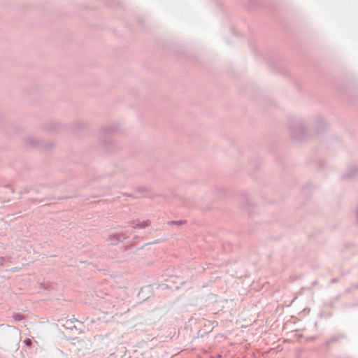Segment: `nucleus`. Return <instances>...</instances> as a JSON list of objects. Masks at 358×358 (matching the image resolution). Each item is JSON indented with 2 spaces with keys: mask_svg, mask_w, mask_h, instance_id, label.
<instances>
[{
  "mask_svg": "<svg viewBox=\"0 0 358 358\" xmlns=\"http://www.w3.org/2000/svg\"><path fill=\"white\" fill-rule=\"evenodd\" d=\"M24 343L27 346H30L31 345V339L27 338L24 341Z\"/></svg>",
  "mask_w": 358,
  "mask_h": 358,
  "instance_id": "nucleus-1",
  "label": "nucleus"
}]
</instances>
